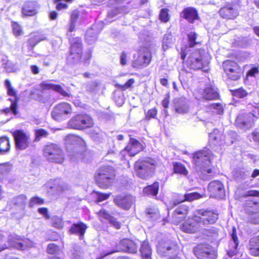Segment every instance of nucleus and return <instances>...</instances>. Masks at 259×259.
<instances>
[{
	"mask_svg": "<svg viewBox=\"0 0 259 259\" xmlns=\"http://www.w3.org/2000/svg\"><path fill=\"white\" fill-rule=\"evenodd\" d=\"M211 151L208 149H204L195 152L193 155V163L195 170L202 173H211Z\"/></svg>",
	"mask_w": 259,
	"mask_h": 259,
	"instance_id": "nucleus-1",
	"label": "nucleus"
},
{
	"mask_svg": "<svg viewBox=\"0 0 259 259\" xmlns=\"http://www.w3.org/2000/svg\"><path fill=\"white\" fill-rule=\"evenodd\" d=\"M156 166V163L154 159L150 158H141L135 162L134 171L140 178L147 179L152 176Z\"/></svg>",
	"mask_w": 259,
	"mask_h": 259,
	"instance_id": "nucleus-2",
	"label": "nucleus"
},
{
	"mask_svg": "<svg viewBox=\"0 0 259 259\" xmlns=\"http://www.w3.org/2000/svg\"><path fill=\"white\" fill-rule=\"evenodd\" d=\"M210 59V56L204 50H197L189 54L186 62L190 68L200 69L207 66Z\"/></svg>",
	"mask_w": 259,
	"mask_h": 259,
	"instance_id": "nucleus-3",
	"label": "nucleus"
},
{
	"mask_svg": "<svg viewBox=\"0 0 259 259\" xmlns=\"http://www.w3.org/2000/svg\"><path fill=\"white\" fill-rule=\"evenodd\" d=\"M114 177V171L110 166L101 167L95 176L97 183L103 188H108L113 183Z\"/></svg>",
	"mask_w": 259,
	"mask_h": 259,
	"instance_id": "nucleus-4",
	"label": "nucleus"
},
{
	"mask_svg": "<svg viewBox=\"0 0 259 259\" xmlns=\"http://www.w3.org/2000/svg\"><path fill=\"white\" fill-rule=\"evenodd\" d=\"M137 248L138 245L135 242L128 239H123L116 246L114 250L106 252L101 257H98L96 259H101L102 257L115 252L124 251L135 253L137 252ZM92 258L94 259L93 256Z\"/></svg>",
	"mask_w": 259,
	"mask_h": 259,
	"instance_id": "nucleus-5",
	"label": "nucleus"
},
{
	"mask_svg": "<svg viewBox=\"0 0 259 259\" xmlns=\"http://www.w3.org/2000/svg\"><path fill=\"white\" fill-rule=\"evenodd\" d=\"M151 55L149 50L142 48L134 55L132 66L134 68H141L147 66L150 63Z\"/></svg>",
	"mask_w": 259,
	"mask_h": 259,
	"instance_id": "nucleus-6",
	"label": "nucleus"
},
{
	"mask_svg": "<svg viewBox=\"0 0 259 259\" xmlns=\"http://www.w3.org/2000/svg\"><path fill=\"white\" fill-rule=\"evenodd\" d=\"M44 156L51 162L61 163L64 160L61 149L56 144L47 145L44 149Z\"/></svg>",
	"mask_w": 259,
	"mask_h": 259,
	"instance_id": "nucleus-7",
	"label": "nucleus"
},
{
	"mask_svg": "<svg viewBox=\"0 0 259 259\" xmlns=\"http://www.w3.org/2000/svg\"><path fill=\"white\" fill-rule=\"evenodd\" d=\"M2 236L0 234V240ZM9 246L2 247L0 251L9 247H14L20 250H24L26 248L32 247L34 246L33 243L29 239L21 240L20 237L15 234L10 235L8 238Z\"/></svg>",
	"mask_w": 259,
	"mask_h": 259,
	"instance_id": "nucleus-8",
	"label": "nucleus"
},
{
	"mask_svg": "<svg viewBox=\"0 0 259 259\" xmlns=\"http://www.w3.org/2000/svg\"><path fill=\"white\" fill-rule=\"evenodd\" d=\"M72 113L71 105L66 102L57 104L52 112L53 118L57 121H62L68 118Z\"/></svg>",
	"mask_w": 259,
	"mask_h": 259,
	"instance_id": "nucleus-9",
	"label": "nucleus"
},
{
	"mask_svg": "<svg viewBox=\"0 0 259 259\" xmlns=\"http://www.w3.org/2000/svg\"><path fill=\"white\" fill-rule=\"evenodd\" d=\"M218 219V214L214 211L200 209L196 212L194 220L199 221L201 226L214 223Z\"/></svg>",
	"mask_w": 259,
	"mask_h": 259,
	"instance_id": "nucleus-10",
	"label": "nucleus"
},
{
	"mask_svg": "<svg viewBox=\"0 0 259 259\" xmlns=\"http://www.w3.org/2000/svg\"><path fill=\"white\" fill-rule=\"evenodd\" d=\"M223 67L227 76L230 79L237 80L241 77L242 70L236 62L226 60L223 62Z\"/></svg>",
	"mask_w": 259,
	"mask_h": 259,
	"instance_id": "nucleus-11",
	"label": "nucleus"
},
{
	"mask_svg": "<svg viewBox=\"0 0 259 259\" xmlns=\"http://www.w3.org/2000/svg\"><path fill=\"white\" fill-rule=\"evenodd\" d=\"M193 95L197 100H214L219 97L217 89L211 85L206 87L204 89L196 90L193 93Z\"/></svg>",
	"mask_w": 259,
	"mask_h": 259,
	"instance_id": "nucleus-12",
	"label": "nucleus"
},
{
	"mask_svg": "<svg viewBox=\"0 0 259 259\" xmlns=\"http://www.w3.org/2000/svg\"><path fill=\"white\" fill-rule=\"evenodd\" d=\"M16 147L20 150L25 149L29 144V136L23 130H16L13 133Z\"/></svg>",
	"mask_w": 259,
	"mask_h": 259,
	"instance_id": "nucleus-13",
	"label": "nucleus"
},
{
	"mask_svg": "<svg viewBox=\"0 0 259 259\" xmlns=\"http://www.w3.org/2000/svg\"><path fill=\"white\" fill-rule=\"evenodd\" d=\"M143 146L138 141L131 138L126 147L121 151L120 154L123 158H125L126 154L134 156L143 150Z\"/></svg>",
	"mask_w": 259,
	"mask_h": 259,
	"instance_id": "nucleus-14",
	"label": "nucleus"
},
{
	"mask_svg": "<svg viewBox=\"0 0 259 259\" xmlns=\"http://www.w3.org/2000/svg\"><path fill=\"white\" fill-rule=\"evenodd\" d=\"M5 85L7 88L8 95L11 96V98L9 99L11 103L10 108H7L5 109L4 111L6 113L11 112L12 113L16 115L17 113L16 110L17 106V100L16 96V92L11 87V83L8 80H6L5 81Z\"/></svg>",
	"mask_w": 259,
	"mask_h": 259,
	"instance_id": "nucleus-15",
	"label": "nucleus"
},
{
	"mask_svg": "<svg viewBox=\"0 0 259 259\" xmlns=\"http://www.w3.org/2000/svg\"><path fill=\"white\" fill-rule=\"evenodd\" d=\"M256 119V117L251 113L240 115L237 117L236 124L242 128L247 129L251 126Z\"/></svg>",
	"mask_w": 259,
	"mask_h": 259,
	"instance_id": "nucleus-16",
	"label": "nucleus"
},
{
	"mask_svg": "<svg viewBox=\"0 0 259 259\" xmlns=\"http://www.w3.org/2000/svg\"><path fill=\"white\" fill-rule=\"evenodd\" d=\"M210 196L217 198H222L225 196V191L223 184L219 181L211 182L208 186Z\"/></svg>",
	"mask_w": 259,
	"mask_h": 259,
	"instance_id": "nucleus-17",
	"label": "nucleus"
},
{
	"mask_svg": "<svg viewBox=\"0 0 259 259\" xmlns=\"http://www.w3.org/2000/svg\"><path fill=\"white\" fill-rule=\"evenodd\" d=\"M81 54V41L80 38H75L72 45L70 50V55L68 59L73 60V62H75L80 60Z\"/></svg>",
	"mask_w": 259,
	"mask_h": 259,
	"instance_id": "nucleus-18",
	"label": "nucleus"
},
{
	"mask_svg": "<svg viewBox=\"0 0 259 259\" xmlns=\"http://www.w3.org/2000/svg\"><path fill=\"white\" fill-rule=\"evenodd\" d=\"M201 227L199 221L194 220V217L188 219L181 226V229L186 233H192L197 232Z\"/></svg>",
	"mask_w": 259,
	"mask_h": 259,
	"instance_id": "nucleus-19",
	"label": "nucleus"
},
{
	"mask_svg": "<svg viewBox=\"0 0 259 259\" xmlns=\"http://www.w3.org/2000/svg\"><path fill=\"white\" fill-rule=\"evenodd\" d=\"M40 87L42 90H52L63 96H69V94L60 85L55 84L51 81H43L40 84Z\"/></svg>",
	"mask_w": 259,
	"mask_h": 259,
	"instance_id": "nucleus-20",
	"label": "nucleus"
},
{
	"mask_svg": "<svg viewBox=\"0 0 259 259\" xmlns=\"http://www.w3.org/2000/svg\"><path fill=\"white\" fill-rule=\"evenodd\" d=\"M219 14L224 18L234 19L238 15V12L237 9L229 4L221 8L219 11Z\"/></svg>",
	"mask_w": 259,
	"mask_h": 259,
	"instance_id": "nucleus-21",
	"label": "nucleus"
},
{
	"mask_svg": "<svg viewBox=\"0 0 259 259\" xmlns=\"http://www.w3.org/2000/svg\"><path fill=\"white\" fill-rule=\"evenodd\" d=\"M114 202L119 207L128 209L133 202V197L131 196H119L114 199Z\"/></svg>",
	"mask_w": 259,
	"mask_h": 259,
	"instance_id": "nucleus-22",
	"label": "nucleus"
},
{
	"mask_svg": "<svg viewBox=\"0 0 259 259\" xmlns=\"http://www.w3.org/2000/svg\"><path fill=\"white\" fill-rule=\"evenodd\" d=\"M182 16L190 23H193L195 20L198 19L197 11L192 7L185 9L182 13Z\"/></svg>",
	"mask_w": 259,
	"mask_h": 259,
	"instance_id": "nucleus-23",
	"label": "nucleus"
},
{
	"mask_svg": "<svg viewBox=\"0 0 259 259\" xmlns=\"http://www.w3.org/2000/svg\"><path fill=\"white\" fill-rule=\"evenodd\" d=\"M47 187L53 192H59L67 189V186L60 180H51L47 184Z\"/></svg>",
	"mask_w": 259,
	"mask_h": 259,
	"instance_id": "nucleus-24",
	"label": "nucleus"
},
{
	"mask_svg": "<svg viewBox=\"0 0 259 259\" xmlns=\"http://www.w3.org/2000/svg\"><path fill=\"white\" fill-rule=\"evenodd\" d=\"M98 215L101 221H103L104 220L108 221L115 228L119 229L120 228V223L117 222L115 219L111 217L106 210H100L98 213Z\"/></svg>",
	"mask_w": 259,
	"mask_h": 259,
	"instance_id": "nucleus-25",
	"label": "nucleus"
},
{
	"mask_svg": "<svg viewBox=\"0 0 259 259\" xmlns=\"http://www.w3.org/2000/svg\"><path fill=\"white\" fill-rule=\"evenodd\" d=\"M249 253L253 256L259 255V236L250 239L248 246Z\"/></svg>",
	"mask_w": 259,
	"mask_h": 259,
	"instance_id": "nucleus-26",
	"label": "nucleus"
},
{
	"mask_svg": "<svg viewBox=\"0 0 259 259\" xmlns=\"http://www.w3.org/2000/svg\"><path fill=\"white\" fill-rule=\"evenodd\" d=\"M222 134L220 131L214 130L209 136V142L211 146L221 145Z\"/></svg>",
	"mask_w": 259,
	"mask_h": 259,
	"instance_id": "nucleus-27",
	"label": "nucleus"
},
{
	"mask_svg": "<svg viewBox=\"0 0 259 259\" xmlns=\"http://www.w3.org/2000/svg\"><path fill=\"white\" fill-rule=\"evenodd\" d=\"M22 13L25 16L34 15L36 13L35 3L32 2L26 3L22 8Z\"/></svg>",
	"mask_w": 259,
	"mask_h": 259,
	"instance_id": "nucleus-28",
	"label": "nucleus"
},
{
	"mask_svg": "<svg viewBox=\"0 0 259 259\" xmlns=\"http://www.w3.org/2000/svg\"><path fill=\"white\" fill-rule=\"evenodd\" d=\"M96 29L97 26L95 25L87 31L85 39L90 44H93L97 40V34L99 33L100 30H97Z\"/></svg>",
	"mask_w": 259,
	"mask_h": 259,
	"instance_id": "nucleus-29",
	"label": "nucleus"
},
{
	"mask_svg": "<svg viewBox=\"0 0 259 259\" xmlns=\"http://www.w3.org/2000/svg\"><path fill=\"white\" fill-rule=\"evenodd\" d=\"M87 228V227L86 225L82 223L74 224L72 226L69 231L71 233L79 234L80 235V239H81L85 233Z\"/></svg>",
	"mask_w": 259,
	"mask_h": 259,
	"instance_id": "nucleus-30",
	"label": "nucleus"
},
{
	"mask_svg": "<svg viewBox=\"0 0 259 259\" xmlns=\"http://www.w3.org/2000/svg\"><path fill=\"white\" fill-rule=\"evenodd\" d=\"M2 66L5 69L6 71L9 73L14 72L18 70V65L9 61L7 58L3 59Z\"/></svg>",
	"mask_w": 259,
	"mask_h": 259,
	"instance_id": "nucleus-31",
	"label": "nucleus"
},
{
	"mask_svg": "<svg viewBox=\"0 0 259 259\" xmlns=\"http://www.w3.org/2000/svg\"><path fill=\"white\" fill-rule=\"evenodd\" d=\"M202 246L199 245L197 249L195 250V252L196 255L200 259H213V254L210 253L208 249L205 250H201Z\"/></svg>",
	"mask_w": 259,
	"mask_h": 259,
	"instance_id": "nucleus-32",
	"label": "nucleus"
},
{
	"mask_svg": "<svg viewBox=\"0 0 259 259\" xmlns=\"http://www.w3.org/2000/svg\"><path fill=\"white\" fill-rule=\"evenodd\" d=\"M159 190V183L154 182L152 185H149L143 189V193L146 195L156 196Z\"/></svg>",
	"mask_w": 259,
	"mask_h": 259,
	"instance_id": "nucleus-33",
	"label": "nucleus"
},
{
	"mask_svg": "<svg viewBox=\"0 0 259 259\" xmlns=\"http://www.w3.org/2000/svg\"><path fill=\"white\" fill-rule=\"evenodd\" d=\"M175 107L176 111L179 113H185L188 110V106L185 98L179 99L176 104Z\"/></svg>",
	"mask_w": 259,
	"mask_h": 259,
	"instance_id": "nucleus-34",
	"label": "nucleus"
},
{
	"mask_svg": "<svg viewBox=\"0 0 259 259\" xmlns=\"http://www.w3.org/2000/svg\"><path fill=\"white\" fill-rule=\"evenodd\" d=\"M205 195L200 194L197 192H193L187 193L184 195V196H182V198L181 199L179 202L178 203L183 202L184 201H192L195 200L199 199L202 197H203Z\"/></svg>",
	"mask_w": 259,
	"mask_h": 259,
	"instance_id": "nucleus-35",
	"label": "nucleus"
},
{
	"mask_svg": "<svg viewBox=\"0 0 259 259\" xmlns=\"http://www.w3.org/2000/svg\"><path fill=\"white\" fill-rule=\"evenodd\" d=\"M173 43L172 36L170 32H167L162 39V48L164 51L170 48Z\"/></svg>",
	"mask_w": 259,
	"mask_h": 259,
	"instance_id": "nucleus-36",
	"label": "nucleus"
},
{
	"mask_svg": "<svg viewBox=\"0 0 259 259\" xmlns=\"http://www.w3.org/2000/svg\"><path fill=\"white\" fill-rule=\"evenodd\" d=\"M10 148V141L8 138L2 137L0 138V154H3L9 151Z\"/></svg>",
	"mask_w": 259,
	"mask_h": 259,
	"instance_id": "nucleus-37",
	"label": "nucleus"
},
{
	"mask_svg": "<svg viewBox=\"0 0 259 259\" xmlns=\"http://www.w3.org/2000/svg\"><path fill=\"white\" fill-rule=\"evenodd\" d=\"M65 140L67 144H70L74 145H82L84 142L82 139L77 136L69 135L66 137Z\"/></svg>",
	"mask_w": 259,
	"mask_h": 259,
	"instance_id": "nucleus-38",
	"label": "nucleus"
},
{
	"mask_svg": "<svg viewBox=\"0 0 259 259\" xmlns=\"http://www.w3.org/2000/svg\"><path fill=\"white\" fill-rule=\"evenodd\" d=\"M81 123V129L91 127L93 125V121L90 116L88 115L79 114Z\"/></svg>",
	"mask_w": 259,
	"mask_h": 259,
	"instance_id": "nucleus-39",
	"label": "nucleus"
},
{
	"mask_svg": "<svg viewBox=\"0 0 259 259\" xmlns=\"http://www.w3.org/2000/svg\"><path fill=\"white\" fill-rule=\"evenodd\" d=\"M174 170L175 173L186 176L188 171L184 164L180 162L174 163Z\"/></svg>",
	"mask_w": 259,
	"mask_h": 259,
	"instance_id": "nucleus-40",
	"label": "nucleus"
},
{
	"mask_svg": "<svg viewBox=\"0 0 259 259\" xmlns=\"http://www.w3.org/2000/svg\"><path fill=\"white\" fill-rule=\"evenodd\" d=\"M69 126L72 128L80 130L81 129V123L80 119V116L77 115L72 118L69 122Z\"/></svg>",
	"mask_w": 259,
	"mask_h": 259,
	"instance_id": "nucleus-41",
	"label": "nucleus"
},
{
	"mask_svg": "<svg viewBox=\"0 0 259 259\" xmlns=\"http://www.w3.org/2000/svg\"><path fill=\"white\" fill-rule=\"evenodd\" d=\"M188 37L191 47H193L195 45L198 44L201 41L200 38L195 32H190L188 34Z\"/></svg>",
	"mask_w": 259,
	"mask_h": 259,
	"instance_id": "nucleus-42",
	"label": "nucleus"
},
{
	"mask_svg": "<svg viewBox=\"0 0 259 259\" xmlns=\"http://www.w3.org/2000/svg\"><path fill=\"white\" fill-rule=\"evenodd\" d=\"M259 74L258 66H252L247 72L245 80H247L249 77H255L256 74Z\"/></svg>",
	"mask_w": 259,
	"mask_h": 259,
	"instance_id": "nucleus-43",
	"label": "nucleus"
},
{
	"mask_svg": "<svg viewBox=\"0 0 259 259\" xmlns=\"http://www.w3.org/2000/svg\"><path fill=\"white\" fill-rule=\"evenodd\" d=\"M247 93L245 90L242 88L236 90L232 92V95L239 98H243L246 96Z\"/></svg>",
	"mask_w": 259,
	"mask_h": 259,
	"instance_id": "nucleus-44",
	"label": "nucleus"
},
{
	"mask_svg": "<svg viewBox=\"0 0 259 259\" xmlns=\"http://www.w3.org/2000/svg\"><path fill=\"white\" fill-rule=\"evenodd\" d=\"M160 19L164 22H166L169 19V16L168 13V10L166 9H163L161 10L159 14Z\"/></svg>",
	"mask_w": 259,
	"mask_h": 259,
	"instance_id": "nucleus-45",
	"label": "nucleus"
},
{
	"mask_svg": "<svg viewBox=\"0 0 259 259\" xmlns=\"http://www.w3.org/2000/svg\"><path fill=\"white\" fill-rule=\"evenodd\" d=\"M60 251L59 248L55 244L51 243L48 245L47 251L50 254L58 253Z\"/></svg>",
	"mask_w": 259,
	"mask_h": 259,
	"instance_id": "nucleus-46",
	"label": "nucleus"
},
{
	"mask_svg": "<svg viewBox=\"0 0 259 259\" xmlns=\"http://www.w3.org/2000/svg\"><path fill=\"white\" fill-rule=\"evenodd\" d=\"M210 108L213 110V112L218 114H222L223 113V106L221 104H212L210 105Z\"/></svg>",
	"mask_w": 259,
	"mask_h": 259,
	"instance_id": "nucleus-47",
	"label": "nucleus"
},
{
	"mask_svg": "<svg viewBox=\"0 0 259 259\" xmlns=\"http://www.w3.org/2000/svg\"><path fill=\"white\" fill-rule=\"evenodd\" d=\"M53 226L57 228L61 229L63 226V223L62 219L58 217H55L53 219Z\"/></svg>",
	"mask_w": 259,
	"mask_h": 259,
	"instance_id": "nucleus-48",
	"label": "nucleus"
},
{
	"mask_svg": "<svg viewBox=\"0 0 259 259\" xmlns=\"http://www.w3.org/2000/svg\"><path fill=\"white\" fill-rule=\"evenodd\" d=\"M130 57V53L128 52H123L120 57V63L122 65L126 64Z\"/></svg>",
	"mask_w": 259,
	"mask_h": 259,
	"instance_id": "nucleus-49",
	"label": "nucleus"
},
{
	"mask_svg": "<svg viewBox=\"0 0 259 259\" xmlns=\"http://www.w3.org/2000/svg\"><path fill=\"white\" fill-rule=\"evenodd\" d=\"M13 32L15 36H19L22 33V29L21 26L16 22L12 24Z\"/></svg>",
	"mask_w": 259,
	"mask_h": 259,
	"instance_id": "nucleus-50",
	"label": "nucleus"
},
{
	"mask_svg": "<svg viewBox=\"0 0 259 259\" xmlns=\"http://www.w3.org/2000/svg\"><path fill=\"white\" fill-rule=\"evenodd\" d=\"M143 251L145 254H148V251H149L150 254H151V249L147 241H144L142 243L141 247L140 249L141 254H142Z\"/></svg>",
	"mask_w": 259,
	"mask_h": 259,
	"instance_id": "nucleus-51",
	"label": "nucleus"
},
{
	"mask_svg": "<svg viewBox=\"0 0 259 259\" xmlns=\"http://www.w3.org/2000/svg\"><path fill=\"white\" fill-rule=\"evenodd\" d=\"M110 195V193L106 194L100 192L96 193V197L98 202H102L105 200L107 199Z\"/></svg>",
	"mask_w": 259,
	"mask_h": 259,
	"instance_id": "nucleus-52",
	"label": "nucleus"
},
{
	"mask_svg": "<svg viewBox=\"0 0 259 259\" xmlns=\"http://www.w3.org/2000/svg\"><path fill=\"white\" fill-rule=\"evenodd\" d=\"M44 203L43 199L38 197H34L32 198L29 202V205L31 207L35 205H40Z\"/></svg>",
	"mask_w": 259,
	"mask_h": 259,
	"instance_id": "nucleus-53",
	"label": "nucleus"
},
{
	"mask_svg": "<svg viewBox=\"0 0 259 259\" xmlns=\"http://www.w3.org/2000/svg\"><path fill=\"white\" fill-rule=\"evenodd\" d=\"M147 214L152 220H155L159 218V212L155 210L152 209H149L147 210Z\"/></svg>",
	"mask_w": 259,
	"mask_h": 259,
	"instance_id": "nucleus-54",
	"label": "nucleus"
},
{
	"mask_svg": "<svg viewBox=\"0 0 259 259\" xmlns=\"http://www.w3.org/2000/svg\"><path fill=\"white\" fill-rule=\"evenodd\" d=\"M157 115V110L155 108H153L149 110L146 114V119L149 120L151 118H155Z\"/></svg>",
	"mask_w": 259,
	"mask_h": 259,
	"instance_id": "nucleus-55",
	"label": "nucleus"
},
{
	"mask_svg": "<svg viewBox=\"0 0 259 259\" xmlns=\"http://www.w3.org/2000/svg\"><path fill=\"white\" fill-rule=\"evenodd\" d=\"M47 135V132L43 129H38L35 131L36 139L38 140L42 137H46Z\"/></svg>",
	"mask_w": 259,
	"mask_h": 259,
	"instance_id": "nucleus-56",
	"label": "nucleus"
},
{
	"mask_svg": "<svg viewBox=\"0 0 259 259\" xmlns=\"http://www.w3.org/2000/svg\"><path fill=\"white\" fill-rule=\"evenodd\" d=\"M11 166L8 163L0 164V173H5L10 171Z\"/></svg>",
	"mask_w": 259,
	"mask_h": 259,
	"instance_id": "nucleus-57",
	"label": "nucleus"
},
{
	"mask_svg": "<svg viewBox=\"0 0 259 259\" xmlns=\"http://www.w3.org/2000/svg\"><path fill=\"white\" fill-rule=\"evenodd\" d=\"M188 212V208L186 206L181 205L180 208H177L175 211V215L185 214Z\"/></svg>",
	"mask_w": 259,
	"mask_h": 259,
	"instance_id": "nucleus-58",
	"label": "nucleus"
},
{
	"mask_svg": "<svg viewBox=\"0 0 259 259\" xmlns=\"http://www.w3.org/2000/svg\"><path fill=\"white\" fill-rule=\"evenodd\" d=\"M68 154L70 156V158L73 160H75V159H77L81 156V153H79L78 152H76L75 151H73L72 152L71 151H68Z\"/></svg>",
	"mask_w": 259,
	"mask_h": 259,
	"instance_id": "nucleus-59",
	"label": "nucleus"
},
{
	"mask_svg": "<svg viewBox=\"0 0 259 259\" xmlns=\"http://www.w3.org/2000/svg\"><path fill=\"white\" fill-rule=\"evenodd\" d=\"M38 212L41 214V215H43V217L46 219H48L49 218H50V215L48 213V209L47 208H45V207H41V208H39L38 209Z\"/></svg>",
	"mask_w": 259,
	"mask_h": 259,
	"instance_id": "nucleus-60",
	"label": "nucleus"
},
{
	"mask_svg": "<svg viewBox=\"0 0 259 259\" xmlns=\"http://www.w3.org/2000/svg\"><path fill=\"white\" fill-rule=\"evenodd\" d=\"M71 259H83L82 252L79 250H75L71 256Z\"/></svg>",
	"mask_w": 259,
	"mask_h": 259,
	"instance_id": "nucleus-61",
	"label": "nucleus"
},
{
	"mask_svg": "<svg viewBox=\"0 0 259 259\" xmlns=\"http://www.w3.org/2000/svg\"><path fill=\"white\" fill-rule=\"evenodd\" d=\"M231 237L235 243V246L236 247L238 244V238H237V234H236V229L234 227L232 229Z\"/></svg>",
	"mask_w": 259,
	"mask_h": 259,
	"instance_id": "nucleus-62",
	"label": "nucleus"
},
{
	"mask_svg": "<svg viewBox=\"0 0 259 259\" xmlns=\"http://www.w3.org/2000/svg\"><path fill=\"white\" fill-rule=\"evenodd\" d=\"M135 82L134 79H130L124 85L121 86V89L123 90H125L130 87Z\"/></svg>",
	"mask_w": 259,
	"mask_h": 259,
	"instance_id": "nucleus-63",
	"label": "nucleus"
},
{
	"mask_svg": "<svg viewBox=\"0 0 259 259\" xmlns=\"http://www.w3.org/2000/svg\"><path fill=\"white\" fill-rule=\"evenodd\" d=\"M78 17V13L77 11H74L72 12L70 16V22L76 23Z\"/></svg>",
	"mask_w": 259,
	"mask_h": 259,
	"instance_id": "nucleus-64",
	"label": "nucleus"
}]
</instances>
